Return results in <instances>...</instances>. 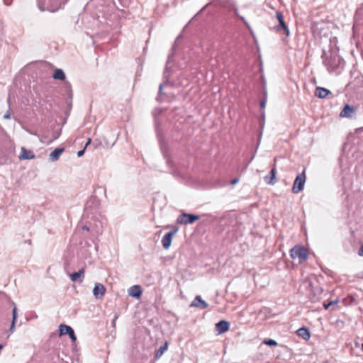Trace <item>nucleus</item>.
Masks as SVG:
<instances>
[{
  "label": "nucleus",
  "instance_id": "f257e3e1",
  "mask_svg": "<svg viewBox=\"0 0 363 363\" xmlns=\"http://www.w3.org/2000/svg\"><path fill=\"white\" fill-rule=\"evenodd\" d=\"M325 52L322 56L323 62L329 72H335L343 66L344 60L337 55H330L329 57H324Z\"/></svg>",
  "mask_w": 363,
  "mask_h": 363
},
{
  "label": "nucleus",
  "instance_id": "f03ea898",
  "mask_svg": "<svg viewBox=\"0 0 363 363\" xmlns=\"http://www.w3.org/2000/svg\"><path fill=\"white\" fill-rule=\"evenodd\" d=\"M62 4H65L63 0H38V8L42 11L55 12L62 6Z\"/></svg>",
  "mask_w": 363,
  "mask_h": 363
},
{
  "label": "nucleus",
  "instance_id": "7ed1b4c3",
  "mask_svg": "<svg viewBox=\"0 0 363 363\" xmlns=\"http://www.w3.org/2000/svg\"><path fill=\"white\" fill-rule=\"evenodd\" d=\"M290 256L292 259L298 258L299 262H302L307 259V250L301 246L296 245L290 250Z\"/></svg>",
  "mask_w": 363,
  "mask_h": 363
},
{
  "label": "nucleus",
  "instance_id": "20e7f679",
  "mask_svg": "<svg viewBox=\"0 0 363 363\" xmlns=\"http://www.w3.org/2000/svg\"><path fill=\"white\" fill-rule=\"evenodd\" d=\"M276 17L279 21V25L274 27L275 30L278 33H284L286 37H289L290 35L289 29L286 26L284 16L280 11H276Z\"/></svg>",
  "mask_w": 363,
  "mask_h": 363
},
{
  "label": "nucleus",
  "instance_id": "39448f33",
  "mask_svg": "<svg viewBox=\"0 0 363 363\" xmlns=\"http://www.w3.org/2000/svg\"><path fill=\"white\" fill-rule=\"evenodd\" d=\"M306 174L304 172L299 174L295 179L292 187V192L294 194H298L301 192L304 187V184L306 183Z\"/></svg>",
  "mask_w": 363,
  "mask_h": 363
},
{
  "label": "nucleus",
  "instance_id": "423d86ee",
  "mask_svg": "<svg viewBox=\"0 0 363 363\" xmlns=\"http://www.w3.org/2000/svg\"><path fill=\"white\" fill-rule=\"evenodd\" d=\"M199 219L200 216L198 215L183 213L177 217V222L179 224L187 225L192 224Z\"/></svg>",
  "mask_w": 363,
  "mask_h": 363
},
{
  "label": "nucleus",
  "instance_id": "0eeeda50",
  "mask_svg": "<svg viewBox=\"0 0 363 363\" xmlns=\"http://www.w3.org/2000/svg\"><path fill=\"white\" fill-rule=\"evenodd\" d=\"M59 331L60 336L68 335L72 342H75L77 340V337L72 327L67 325L61 324L59 326Z\"/></svg>",
  "mask_w": 363,
  "mask_h": 363
},
{
  "label": "nucleus",
  "instance_id": "6e6552de",
  "mask_svg": "<svg viewBox=\"0 0 363 363\" xmlns=\"http://www.w3.org/2000/svg\"><path fill=\"white\" fill-rule=\"evenodd\" d=\"M356 114V108L349 104H346L340 113L342 118H353Z\"/></svg>",
  "mask_w": 363,
  "mask_h": 363
},
{
  "label": "nucleus",
  "instance_id": "1a4fd4ad",
  "mask_svg": "<svg viewBox=\"0 0 363 363\" xmlns=\"http://www.w3.org/2000/svg\"><path fill=\"white\" fill-rule=\"evenodd\" d=\"M177 228H174V230L168 232L164 235V237L162 239V244L164 249H169L172 244L173 236L177 232Z\"/></svg>",
  "mask_w": 363,
  "mask_h": 363
},
{
  "label": "nucleus",
  "instance_id": "9d476101",
  "mask_svg": "<svg viewBox=\"0 0 363 363\" xmlns=\"http://www.w3.org/2000/svg\"><path fill=\"white\" fill-rule=\"evenodd\" d=\"M191 307H196L201 309H206L208 308V304L203 301L201 296L198 295L195 297L194 300L190 304Z\"/></svg>",
  "mask_w": 363,
  "mask_h": 363
},
{
  "label": "nucleus",
  "instance_id": "9b49d317",
  "mask_svg": "<svg viewBox=\"0 0 363 363\" xmlns=\"http://www.w3.org/2000/svg\"><path fill=\"white\" fill-rule=\"evenodd\" d=\"M84 269L82 268L77 272L72 273L69 274L70 279L74 282L82 283L83 281L84 277Z\"/></svg>",
  "mask_w": 363,
  "mask_h": 363
},
{
  "label": "nucleus",
  "instance_id": "f8f14e48",
  "mask_svg": "<svg viewBox=\"0 0 363 363\" xmlns=\"http://www.w3.org/2000/svg\"><path fill=\"white\" fill-rule=\"evenodd\" d=\"M230 328V324L226 320H220L216 324V330L218 334L227 332Z\"/></svg>",
  "mask_w": 363,
  "mask_h": 363
},
{
  "label": "nucleus",
  "instance_id": "ddd939ff",
  "mask_svg": "<svg viewBox=\"0 0 363 363\" xmlns=\"http://www.w3.org/2000/svg\"><path fill=\"white\" fill-rule=\"evenodd\" d=\"M106 289L100 283H96L93 289V294L96 298L101 297L105 294Z\"/></svg>",
  "mask_w": 363,
  "mask_h": 363
},
{
  "label": "nucleus",
  "instance_id": "4468645a",
  "mask_svg": "<svg viewBox=\"0 0 363 363\" xmlns=\"http://www.w3.org/2000/svg\"><path fill=\"white\" fill-rule=\"evenodd\" d=\"M65 151L64 147H57L55 148L50 155H49V160L51 162L57 161L61 155Z\"/></svg>",
  "mask_w": 363,
  "mask_h": 363
},
{
  "label": "nucleus",
  "instance_id": "2eb2a0df",
  "mask_svg": "<svg viewBox=\"0 0 363 363\" xmlns=\"http://www.w3.org/2000/svg\"><path fill=\"white\" fill-rule=\"evenodd\" d=\"M264 179L267 184L270 185H274L277 182L275 166L271 169L269 174L264 177Z\"/></svg>",
  "mask_w": 363,
  "mask_h": 363
},
{
  "label": "nucleus",
  "instance_id": "dca6fc26",
  "mask_svg": "<svg viewBox=\"0 0 363 363\" xmlns=\"http://www.w3.org/2000/svg\"><path fill=\"white\" fill-rule=\"evenodd\" d=\"M128 295L133 298H140L142 294L141 288L138 285H134L128 290Z\"/></svg>",
  "mask_w": 363,
  "mask_h": 363
},
{
  "label": "nucleus",
  "instance_id": "f3484780",
  "mask_svg": "<svg viewBox=\"0 0 363 363\" xmlns=\"http://www.w3.org/2000/svg\"><path fill=\"white\" fill-rule=\"evenodd\" d=\"M20 160H31L35 158V155L31 150H28L25 147H21V152L19 156Z\"/></svg>",
  "mask_w": 363,
  "mask_h": 363
},
{
  "label": "nucleus",
  "instance_id": "a211bd4d",
  "mask_svg": "<svg viewBox=\"0 0 363 363\" xmlns=\"http://www.w3.org/2000/svg\"><path fill=\"white\" fill-rule=\"evenodd\" d=\"M330 94V91L323 87H317L315 91V95L320 99H325Z\"/></svg>",
  "mask_w": 363,
  "mask_h": 363
},
{
  "label": "nucleus",
  "instance_id": "6ab92c4d",
  "mask_svg": "<svg viewBox=\"0 0 363 363\" xmlns=\"http://www.w3.org/2000/svg\"><path fill=\"white\" fill-rule=\"evenodd\" d=\"M297 335L305 340H308L311 337L308 329L304 327L301 328L297 330Z\"/></svg>",
  "mask_w": 363,
  "mask_h": 363
},
{
  "label": "nucleus",
  "instance_id": "aec40b11",
  "mask_svg": "<svg viewBox=\"0 0 363 363\" xmlns=\"http://www.w3.org/2000/svg\"><path fill=\"white\" fill-rule=\"evenodd\" d=\"M53 79L61 81H65L66 76L64 71L62 69H56L52 75Z\"/></svg>",
  "mask_w": 363,
  "mask_h": 363
},
{
  "label": "nucleus",
  "instance_id": "412c9836",
  "mask_svg": "<svg viewBox=\"0 0 363 363\" xmlns=\"http://www.w3.org/2000/svg\"><path fill=\"white\" fill-rule=\"evenodd\" d=\"M168 348V343L167 342H165V343L162 345L155 353V358L159 359L162 357V355L164 354V352L167 350Z\"/></svg>",
  "mask_w": 363,
  "mask_h": 363
},
{
  "label": "nucleus",
  "instance_id": "4be33fe9",
  "mask_svg": "<svg viewBox=\"0 0 363 363\" xmlns=\"http://www.w3.org/2000/svg\"><path fill=\"white\" fill-rule=\"evenodd\" d=\"M263 342H264V344L269 345V346H277V342L272 339L265 340Z\"/></svg>",
  "mask_w": 363,
  "mask_h": 363
},
{
  "label": "nucleus",
  "instance_id": "5701e85b",
  "mask_svg": "<svg viewBox=\"0 0 363 363\" xmlns=\"http://www.w3.org/2000/svg\"><path fill=\"white\" fill-rule=\"evenodd\" d=\"M337 303V301H331L328 303H324L323 307L325 309H328L330 306L336 305Z\"/></svg>",
  "mask_w": 363,
  "mask_h": 363
},
{
  "label": "nucleus",
  "instance_id": "b1692460",
  "mask_svg": "<svg viewBox=\"0 0 363 363\" xmlns=\"http://www.w3.org/2000/svg\"><path fill=\"white\" fill-rule=\"evenodd\" d=\"M267 104V96L260 101V108L261 109H264L266 106Z\"/></svg>",
  "mask_w": 363,
  "mask_h": 363
},
{
  "label": "nucleus",
  "instance_id": "393cba45",
  "mask_svg": "<svg viewBox=\"0 0 363 363\" xmlns=\"http://www.w3.org/2000/svg\"><path fill=\"white\" fill-rule=\"evenodd\" d=\"M17 309L16 307L13 308V311H12V313H13V318H12V321L13 322H16V319H17Z\"/></svg>",
  "mask_w": 363,
  "mask_h": 363
},
{
  "label": "nucleus",
  "instance_id": "a878e982",
  "mask_svg": "<svg viewBox=\"0 0 363 363\" xmlns=\"http://www.w3.org/2000/svg\"><path fill=\"white\" fill-rule=\"evenodd\" d=\"M15 323H16V322H13V321L11 322V325L10 330H9L11 333H13L14 331Z\"/></svg>",
  "mask_w": 363,
  "mask_h": 363
},
{
  "label": "nucleus",
  "instance_id": "bb28decb",
  "mask_svg": "<svg viewBox=\"0 0 363 363\" xmlns=\"http://www.w3.org/2000/svg\"><path fill=\"white\" fill-rule=\"evenodd\" d=\"M84 152H85V149L84 148L83 150H81L77 152V156L79 157L83 156V155L84 154Z\"/></svg>",
  "mask_w": 363,
  "mask_h": 363
},
{
  "label": "nucleus",
  "instance_id": "cd10ccee",
  "mask_svg": "<svg viewBox=\"0 0 363 363\" xmlns=\"http://www.w3.org/2000/svg\"><path fill=\"white\" fill-rule=\"evenodd\" d=\"M11 114L9 110L6 113V114L4 116V119H10Z\"/></svg>",
  "mask_w": 363,
  "mask_h": 363
},
{
  "label": "nucleus",
  "instance_id": "c85d7f7f",
  "mask_svg": "<svg viewBox=\"0 0 363 363\" xmlns=\"http://www.w3.org/2000/svg\"><path fill=\"white\" fill-rule=\"evenodd\" d=\"M65 84L66 88L71 92L72 90H71V84H70V83L68 82H66Z\"/></svg>",
  "mask_w": 363,
  "mask_h": 363
},
{
  "label": "nucleus",
  "instance_id": "c756f323",
  "mask_svg": "<svg viewBox=\"0 0 363 363\" xmlns=\"http://www.w3.org/2000/svg\"><path fill=\"white\" fill-rule=\"evenodd\" d=\"M239 181V179L238 178H235L234 179H233L231 182H230V184L232 185H235V184H237Z\"/></svg>",
  "mask_w": 363,
  "mask_h": 363
},
{
  "label": "nucleus",
  "instance_id": "7c9ffc66",
  "mask_svg": "<svg viewBox=\"0 0 363 363\" xmlns=\"http://www.w3.org/2000/svg\"><path fill=\"white\" fill-rule=\"evenodd\" d=\"M4 4L7 6H10L12 3V1L13 0H4Z\"/></svg>",
  "mask_w": 363,
  "mask_h": 363
},
{
  "label": "nucleus",
  "instance_id": "2f4dec72",
  "mask_svg": "<svg viewBox=\"0 0 363 363\" xmlns=\"http://www.w3.org/2000/svg\"><path fill=\"white\" fill-rule=\"evenodd\" d=\"M91 138H88L86 144H85V146H84V149H86L87 147V146L91 143Z\"/></svg>",
  "mask_w": 363,
  "mask_h": 363
},
{
  "label": "nucleus",
  "instance_id": "473e14b6",
  "mask_svg": "<svg viewBox=\"0 0 363 363\" xmlns=\"http://www.w3.org/2000/svg\"><path fill=\"white\" fill-rule=\"evenodd\" d=\"M359 255L360 256H363V245L360 247V249H359Z\"/></svg>",
  "mask_w": 363,
  "mask_h": 363
},
{
  "label": "nucleus",
  "instance_id": "72a5a7b5",
  "mask_svg": "<svg viewBox=\"0 0 363 363\" xmlns=\"http://www.w3.org/2000/svg\"><path fill=\"white\" fill-rule=\"evenodd\" d=\"M82 229L84 230H86V231H89V228L87 225H83L82 227Z\"/></svg>",
  "mask_w": 363,
  "mask_h": 363
},
{
  "label": "nucleus",
  "instance_id": "f704fd0d",
  "mask_svg": "<svg viewBox=\"0 0 363 363\" xmlns=\"http://www.w3.org/2000/svg\"><path fill=\"white\" fill-rule=\"evenodd\" d=\"M162 87H163V84H160V86H159V93L160 94L162 93Z\"/></svg>",
  "mask_w": 363,
  "mask_h": 363
},
{
  "label": "nucleus",
  "instance_id": "c9c22d12",
  "mask_svg": "<svg viewBox=\"0 0 363 363\" xmlns=\"http://www.w3.org/2000/svg\"><path fill=\"white\" fill-rule=\"evenodd\" d=\"M117 318H118V316H117V315H115L114 319L113 320V322H112V323H113V325H115V322H116V319H117Z\"/></svg>",
  "mask_w": 363,
  "mask_h": 363
},
{
  "label": "nucleus",
  "instance_id": "e433bc0d",
  "mask_svg": "<svg viewBox=\"0 0 363 363\" xmlns=\"http://www.w3.org/2000/svg\"><path fill=\"white\" fill-rule=\"evenodd\" d=\"M264 117H265L264 112H262V120H263V121L264 120Z\"/></svg>",
  "mask_w": 363,
  "mask_h": 363
},
{
  "label": "nucleus",
  "instance_id": "4c0bfd02",
  "mask_svg": "<svg viewBox=\"0 0 363 363\" xmlns=\"http://www.w3.org/2000/svg\"><path fill=\"white\" fill-rule=\"evenodd\" d=\"M4 346L2 345H0V350H2Z\"/></svg>",
  "mask_w": 363,
  "mask_h": 363
},
{
  "label": "nucleus",
  "instance_id": "58836bf2",
  "mask_svg": "<svg viewBox=\"0 0 363 363\" xmlns=\"http://www.w3.org/2000/svg\"><path fill=\"white\" fill-rule=\"evenodd\" d=\"M362 350H363V343H362Z\"/></svg>",
  "mask_w": 363,
  "mask_h": 363
}]
</instances>
